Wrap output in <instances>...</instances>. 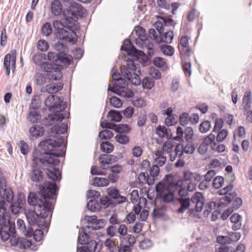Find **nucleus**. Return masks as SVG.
<instances>
[{"label": "nucleus", "mask_w": 252, "mask_h": 252, "mask_svg": "<svg viewBox=\"0 0 252 252\" xmlns=\"http://www.w3.org/2000/svg\"><path fill=\"white\" fill-rule=\"evenodd\" d=\"M237 194L236 192L229 193L220 198L218 205L220 207H224L227 206L237 196Z\"/></svg>", "instance_id": "16"}, {"label": "nucleus", "mask_w": 252, "mask_h": 252, "mask_svg": "<svg viewBox=\"0 0 252 252\" xmlns=\"http://www.w3.org/2000/svg\"><path fill=\"white\" fill-rule=\"evenodd\" d=\"M182 67L184 73L186 75L190 76L191 74L190 69L191 63L188 60L182 61Z\"/></svg>", "instance_id": "42"}, {"label": "nucleus", "mask_w": 252, "mask_h": 252, "mask_svg": "<svg viewBox=\"0 0 252 252\" xmlns=\"http://www.w3.org/2000/svg\"><path fill=\"white\" fill-rule=\"evenodd\" d=\"M0 196L1 198L5 199L9 203H11L13 200V192L10 188L0 189Z\"/></svg>", "instance_id": "18"}, {"label": "nucleus", "mask_w": 252, "mask_h": 252, "mask_svg": "<svg viewBox=\"0 0 252 252\" xmlns=\"http://www.w3.org/2000/svg\"><path fill=\"white\" fill-rule=\"evenodd\" d=\"M110 103L111 106L115 108H120L123 104L121 100L115 96L110 97Z\"/></svg>", "instance_id": "48"}, {"label": "nucleus", "mask_w": 252, "mask_h": 252, "mask_svg": "<svg viewBox=\"0 0 252 252\" xmlns=\"http://www.w3.org/2000/svg\"><path fill=\"white\" fill-rule=\"evenodd\" d=\"M131 130V127L127 124H121L119 125L116 124L115 131L120 134L123 133H128Z\"/></svg>", "instance_id": "30"}, {"label": "nucleus", "mask_w": 252, "mask_h": 252, "mask_svg": "<svg viewBox=\"0 0 252 252\" xmlns=\"http://www.w3.org/2000/svg\"><path fill=\"white\" fill-rule=\"evenodd\" d=\"M252 93L251 91L245 92L242 100V105L244 108V115H247L251 111L252 105Z\"/></svg>", "instance_id": "14"}, {"label": "nucleus", "mask_w": 252, "mask_h": 252, "mask_svg": "<svg viewBox=\"0 0 252 252\" xmlns=\"http://www.w3.org/2000/svg\"><path fill=\"white\" fill-rule=\"evenodd\" d=\"M41 33L43 36L48 37L50 36L53 32V28L49 22H46L42 27Z\"/></svg>", "instance_id": "29"}, {"label": "nucleus", "mask_w": 252, "mask_h": 252, "mask_svg": "<svg viewBox=\"0 0 252 252\" xmlns=\"http://www.w3.org/2000/svg\"><path fill=\"white\" fill-rule=\"evenodd\" d=\"M138 179L140 181H145L149 185H153L155 181L154 178H152L150 182L149 181V176L147 172L140 173L138 176Z\"/></svg>", "instance_id": "43"}, {"label": "nucleus", "mask_w": 252, "mask_h": 252, "mask_svg": "<svg viewBox=\"0 0 252 252\" xmlns=\"http://www.w3.org/2000/svg\"><path fill=\"white\" fill-rule=\"evenodd\" d=\"M167 128L164 126H159L156 128V133L159 137L163 138L167 134Z\"/></svg>", "instance_id": "57"}, {"label": "nucleus", "mask_w": 252, "mask_h": 252, "mask_svg": "<svg viewBox=\"0 0 252 252\" xmlns=\"http://www.w3.org/2000/svg\"><path fill=\"white\" fill-rule=\"evenodd\" d=\"M107 191L109 195L114 199H118L120 196L119 191L117 189L108 188Z\"/></svg>", "instance_id": "58"}, {"label": "nucleus", "mask_w": 252, "mask_h": 252, "mask_svg": "<svg viewBox=\"0 0 252 252\" xmlns=\"http://www.w3.org/2000/svg\"><path fill=\"white\" fill-rule=\"evenodd\" d=\"M5 205V201L0 200V239L3 241L9 239L12 246L19 247L22 237L17 238L15 222Z\"/></svg>", "instance_id": "3"}, {"label": "nucleus", "mask_w": 252, "mask_h": 252, "mask_svg": "<svg viewBox=\"0 0 252 252\" xmlns=\"http://www.w3.org/2000/svg\"><path fill=\"white\" fill-rule=\"evenodd\" d=\"M108 91H110L117 95L124 97L131 98L134 95V93L126 87H122V88H111L110 85H109Z\"/></svg>", "instance_id": "11"}, {"label": "nucleus", "mask_w": 252, "mask_h": 252, "mask_svg": "<svg viewBox=\"0 0 252 252\" xmlns=\"http://www.w3.org/2000/svg\"><path fill=\"white\" fill-rule=\"evenodd\" d=\"M64 17V19L62 21L55 20L53 22V27L54 29V34L56 33V32L59 31L63 28H71L73 30H76L77 29V24L75 23L72 20H70Z\"/></svg>", "instance_id": "8"}, {"label": "nucleus", "mask_w": 252, "mask_h": 252, "mask_svg": "<svg viewBox=\"0 0 252 252\" xmlns=\"http://www.w3.org/2000/svg\"><path fill=\"white\" fill-rule=\"evenodd\" d=\"M86 248L88 252H94L97 247V243L94 240H92L88 242H87Z\"/></svg>", "instance_id": "52"}, {"label": "nucleus", "mask_w": 252, "mask_h": 252, "mask_svg": "<svg viewBox=\"0 0 252 252\" xmlns=\"http://www.w3.org/2000/svg\"><path fill=\"white\" fill-rule=\"evenodd\" d=\"M171 189H167L166 192L161 194L164 203H169L171 202L174 198V190H171Z\"/></svg>", "instance_id": "27"}, {"label": "nucleus", "mask_w": 252, "mask_h": 252, "mask_svg": "<svg viewBox=\"0 0 252 252\" xmlns=\"http://www.w3.org/2000/svg\"><path fill=\"white\" fill-rule=\"evenodd\" d=\"M132 105L138 108H141L146 105L145 100L141 97L134 100L132 102Z\"/></svg>", "instance_id": "62"}, {"label": "nucleus", "mask_w": 252, "mask_h": 252, "mask_svg": "<svg viewBox=\"0 0 252 252\" xmlns=\"http://www.w3.org/2000/svg\"><path fill=\"white\" fill-rule=\"evenodd\" d=\"M109 183V180L106 178L96 177L94 178L92 185L96 187H105L108 185Z\"/></svg>", "instance_id": "28"}, {"label": "nucleus", "mask_w": 252, "mask_h": 252, "mask_svg": "<svg viewBox=\"0 0 252 252\" xmlns=\"http://www.w3.org/2000/svg\"><path fill=\"white\" fill-rule=\"evenodd\" d=\"M196 148V146L194 144H187L184 147V152L187 154H192Z\"/></svg>", "instance_id": "63"}, {"label": "nucleus", "mask_w": 252, "mask_h": 252, "mask_svg": "<svg viewBox=\"0 0 252 252\" xmlns=\"http://www.w3.org/2000/svg\"><path fill=\"white\" fill-rule=\"evenodd\" d=\"M34 81L37 85H42L46 82V78L41 73H37L34 76Z\"/></svg>", "instance_id": "46"}, {"label": "nucleus", "mask_w": 252, "mask_h": 252, "mask_svg": "<svg viewBox=\"0 0 252 252\" xmlns=\"http://www.w3.org/2000/svg\"><path fill=\"white\" fill-rule=\"evenodd\" d=\"M37 48L41 51H45L49 48L48 43L45 40H40L37 42Z\"/></svg>", "instance_id": "60"}, {"label": "nucleus", "mask_w": 252, "mask_h": 252, "mask_svg": "<svg viewBox=\"0 0 252 252\" xmlns=\"http://www.w3.org/2000/svg\"><path fill=\"white\" fill-rule=\"evenodd\" d=\"M64 117L62 113H56L53 114H49L47 117L45 118L46 121H48V125H52L54 122H62L64 119Z\"/></svg>", "instance_id": "23"}, {"label": "nucleus", "mask_w": 252, "mask_h": 252, "mask_svg": "<svg viewBox=\"0 0 252 252\" xmlns=\"http://www.w3.org/2000/svg\"><path fill=\"white\" fill-rule=\"evenodd\" d=\"M114 148V145L108 141L102 142L100 145L101 150L105 153H111Z\"/></svg>", "instance_id": "32"}, {"label": "nucleus", "mask_w": 252, "mask_h": 252, "mask_svg": "<svg viewBox=\"0 0 252 252\" xmlns=\"http://www.w3.org/2000/svg\"><path fill=\"white\" fill-rule=\"evenodd\" d=\"M123 75L131 84L138 86L141 84L139 74H141L140 65L136 64L133 60L126 61V65H123L120 67Z\"/></svg>", "instance_id": "4"}, {"label": "nucleus", "mask_w": 252, "mask_h": 252, "mask_svg": "<svg viewBox=\"0 0 252 252\" xmlns=\"http://www.w3.org/2000/svg\"><path fill=\"white\" fill-rule=\"evenodd\" d=\"M107 117H110L112 121L119 122L121 121L123 116L120 112L112 109L108 112Z\"/></svg>", "instance_id": "26"}, {"label": "nucleus", "mask_w": 252, "mask_h": 252, "mask_svg": "<svg viewBox=\"0 0 252 252\" xmlns=\"http://www.w3.org/2000/svg\"><path fill=\"white\" fill-rule=\"evenodd\" d=\"M102 226H98L97 228H94L93 226L87 225L86 227L83 226L81 227V230L79 231V235L78 237L77 242L78 243L82 245H85L87 241L89 239V235L86 233V228H92L94 230H96L101 228Z\"/></svg>", "instance_id": "12"}, {"label": "nucleus", "mask_w": 252, "mask_h": 252, "mask_svg": "<svg viewBox=\"0 0 252 252\" xmlns=\"http://www.w3.org/2000/svg\"><path fill=\"white\" fill-rule=\"evenodd\" d=\"M51 169H47V172L46 173L48 178L52 180L53 181H58L61 179V175L60 173L59 169L58 168L53 167H49Z\"/></svg>", "instance_id": "17"}, {"label": "nucleus", "mask_w": 252, "mask_h": 252, "mask_svg": "<svg viewBox=\"0 0 252 252\" xmlns=\"http://www.w3.org/2000/svg\"><path fill=\"white\" fill-rule=\"evenodd\" d=\"M69 31L62 29L59 31L56 32L55 36L59 40L65 42H71L72 41L74 36L76 35L75 30L71 28H67Z\"/></svg>", "instance_id": "9"}, {"label": "nucleus", "mask_w": 252, "mask_h": 252, "mask_svg": "<svg viewBox=\"0 0 252 252\" xmlns=\"http://www.w3.org/2000/svg\"><path fill=\"white\" fill-rule=\"evenodd\" d=\"M58 96L55 95H49L44 101V104L49 108L50 111H54V105H56Z\"/></svg>", "instance_id": "21"}, {"label": "nucleus", "mask_w": 252, "mask_h": 252, "mask_svg": "<svg viewBox=\"0 0 252 252\" xmlns=\"http://www.w3.org/2000/svg\"><path fill=\"white\" fill-rule=\"evenodd\" d=\"M189 122V115L186 112L183 113L180 116V123L185 126Z\"/></svg>", "instance_id": "49"}, {"label": "nucleus", "mask_w": 252, "mask_h": 252, "mask_svg": "<svg viewBox=\"0 0 252 252\" xmlns=\"http://www.w3.org/2000/svg\"><path fill=\"white\" fill-rule=\"evenodd\" d=\"M174 37V33L171 30H167L166 32H163L159 36V43L165 42L169 44L172 42Z\"/></svg>", "instance_id": "20"}, {"label": "nucleus", "mask_w": 252, "mask_h": 252, "mask_svg": "<svg viewBox=\"0 0 252 252\" xmlns=\"http://www.w3.org/2000/svg\"><path fill=\"white\" fill-rule=\"evenodd\" d=\"M51 11L52 13L58 16L61 14L62 12V4L59 0H54L51 3Z\"/></svg>", "instance_id": "19"}, {"label": "nucleus", "mask_w": 252, "mask_h": 252, "mask_svg": "<svg viewBox=\"0 0 252 252\" xmlns=\"http://www.w3.org/2000/svg\"><path fill=\"white\" fill-rule=\"evenodd\" d=\"M116 141L122 144H126L129 141V137L125 134H119L115 136Z\"/></svg>", "instance_id": "44"}, {"label": "nucleus", "mask_w": 252, "mask_h": 252, "mask_svg": "<svg viewBox=\"0 0 252 252\" xmlns=\"http://www.w3.org/2000/svg\"><path fill=\"white\" fill-rule=\"evenodd\" d=\"M36 110H33L32 111L30 109L29 116L28 117V119L32 123L37 122L40 119V116Z\"/></svg>", "instance_id": "36"}, {"label": "nucleus", "mask_w": 252, "mask_h": 252, "mask_svg": "<svg viewBox=\"0 0 252 252\" xmlns=\"http://www.w3.org/2000/svg\"><path fill=\"white\" fill-rule=\"evenodd\" d=\"M143 88L144 89L151 90L155 85L153 79L150 77H145L142 81Z\"/></svg>", "instance_id": "31"}, {"label": "nucleus", "mask_w": 252, "mask_h": 252, "mask_svg": "<svg viewBox=\"0 0 252 252\" xmlns=\"http://www.w3.org/2000/svg\"><path fill=\"white\" fill-rule=\"evenodd\" d=\"M179 49L181 54L182 61L189 60L190 56V49L189 47H179Z\"/></svg>", "instance_id": "35"}, {"label": "nucleus", "mask_w": 252, "mask_h": 252, "mask_svg": "<svg viewBox=\"0 0 252 252\" xmlns=\"http://www.w3.org/2000/svg\"><path fill=\"white\" fill-rule=\"evenodd\" d=\"M20 202H22V199H20L19 197L18 198V203H12L10 205V210L12 213L14 215L17 214L19 212V210L21 208L20 206Z\"/></svg>", "instance_id": "54"}, {"label": "nucleus", "mask_w": 252, "mask_h": 252, "mask_svg": "<svg viewBox=\"0 0 252 252\" xmlns=\"http://www.w3.org/2000/svg\"><path fill=\"white\" fill-rule=\"evenodd\" d=\"M13 54H14V50L11 51L10 54H7L5 55L3 62V66L4 68L10 67V63H12Z\"/></svg>", "instance_id": "50"}, {"label": "nucleus", "mask_w": 252, "mask_h": 252, "mask_svg": "<svg viewBox=\"0 0 252 252\" xmlns=\"http://www.w3.org/2000/svg\"><path fill=\"white\" fill-rule=\"evenodd\" d=\"M20 240H21L19 246L20 249H25L29 248L32 245V242L25 238L22 237Z\"/></svg>", "instance_id": "56"}, {"label": "nucleus", "mask_w": 252, "mask_h": 252, "mask_svg": "<svg viewBox=\"0 0 252 252\" xmlns=\"http://www.w3.org/2000/svg\"><path fill=\"white\" fill-rule=\"evenodd\" d=\"M71 60L67 55L66 53H59L55 63H52L55 67L59 68L61 70L64 66H68L70 64ZM62 72V71H61Z\"/></svg>", "instance_id": "10"}, {"label": "nucleus", "mask_w": 252, "mask_h": 252, "mask_svg": "<svg viewBox=\"0 0 252 252\" xmlns=\"http://www.w3.org/2000/svg\"><path fill=\"white\" fill-rule=\"evenodd\" d=\"M156 192L158 193L159 196L161 197V194L165 192L167 189V186L164 184L159 183L155 187Z\"/></svg>", "instance_id": "51"}, {"label": "nucleus", "mask_w": 252, "mask_h": 252, "mask_svg": "<svg viewBox=\"0 0 252 252\" xmlns=\"http://www.w3.org/2000/svg\"><path fill=\"white\" fill-rule=\"evenodd\" d=\"M86 12V9L82 5L76 2H71L68 8L64 10L63 12L64 17L70 20H72L76 23L78 16H82Z\"/></svg>", "instance_id": "6"}, {"label": "nucleus", "mask_w": 252, "mask_h": 252, "mask_svg": "<svg viewBox=\"0 0 252 252\" xmlns=\"http://www.w3.org/2000/svg\"><path fill=\"white\" fill-rule=\"evenodd\" d=\"M191 201L195 204V211L200 212L202 211L205 201V198L201 192H196L192 196Z\"/></svg>", "instance_id": "13"}, {"label": "nucleus", "mask_w": 252, "mask_h": 252, "mask_svg": "<svg viewBox=\"0 0 252 252\" xmlns=\"http://www.w3.org/2000/svg\"><path fill=\"white\" fill-rule=\"evenodd\" d=\"M164 180L167 184V189H172V186L174 184L175 177L172 174L166 175L164 178Z\"/></svg>", "instance_id": "45"}, {"label": "nucleus", "mask_w": 252, "mask_h": 252, "mask_svg": "<svg viewBox=\"0 0 252 252\" xmlns=\"http://www.w3.org/2000/svg\"><path fill=\"white\" fill-rule=\"evenodd\" d=\"M20 149L21 153L24 155H27L29 152V145L24 140L20 141Z\"/></svg>", "instance_id": "64"}, {"label": "nucleus", "mask_w": 252, "mask_h": 252, "mask_svg": "<svg viewBox=\"0 0 252 252\" xmlns=\"http://www.w3.org/2000/svg\"><path fill=\"white\" fill-rule=\"evenodd\" d=\"M29 177L32 182L39 183L43 179L44 173L37 168H34L30 172Z\"/></svg>", "instance_id": "15"}, {"label": "nucleus", "mask_w": 252, "mask_h": 252, "mask_svg": "<svg viewBox=\"0 0 252 252\" xmlns=\"http://www.w3.org/2000/svg\"><path fill=\"white\" fill-rule=\"evenodd\" d=\"M114 136V133L108 129H104L100 131L98 134V137L102 140H108L111 139Z\"/></svg>", "instance_id": "34"}, {"label": "nucleus", "mask_w": 252, "mask_h": 252, "mask_svg": "<svg viewBox=\"0 0 252 252\" xmlns=\"http://www.w3.org/2000/svg\"><path fill=\"white\" fill-rule=\"evenodd\" d=\"M121 49L126 51L128 56H132L133 59L135 60H138L139 56H141L143 54L142 51L138 50L128 39H126L124 41Z\"/></svg>", "instance_id": "7"}, {"label": "nucleus", "mask_w": 252, "mask_h": 252, "mask_svg": "<svg viewBox=\"0 0 252 252\" xmlns=\"http://www.w3.org/2000/svg\"><path fill=\"white\" fill-rule=\"evenodd\" d=\"M109 157V155L107 154H102L99 156L98 160L103 169H106L105 167L106 164H111V159Z\"/></svg>", "instance_id": "33"}, {"label": "nucleus", "mask_w": 252, "mask_h": 252, "mask_svg": "<svg viewBox=\"0 0 252 252\" xmlns=\"http://www.w3.org/2000/svg\"><path fill=\"white\" fill-rule=\"evenodd\" d=\"M178 200L181 205V207L178 209L177 212L178 213L182 214L189 207L190 199L189 198L181 197Z\"/></svg>", "instance_id": "22"}, {"label": "nucleus", "mask_w": 252, "mask_h": 252, "mask_svg": "<svg viewBox=\"0 0 252 252\" xmlns=\"http://www.w3.org/2000/svg\"><path fill=\"white\" fill-rule=\"evenodd\" d=\"M185 138L187 142L190 143L192 141L193 130L191 127L189 126L185 129Z\"/></svg>", "instance_id": "39"}, {"label": "nucleus", "mask_w": 252, "mask_h": 252, "mask_svg": "<svg viewBox=\"0 0 252 252\" xmlns=\"http://www.w3.org/2000/svg\"><path fill=\"white\" fill-rule=\"evenodd\" d=\"M223 183V178L221 176H217L213 180L212 184L214 188L218 189L222 186Z\"/></svg>", "instance_id": "47"}, {"label": "nucleus", "mask_w": 252, "mask_h": 252, "mask_svg": "<svg viewBox=\"0 0 252 252\" xmlns=\"http://www.w3.org/2000/svg\"><path fill=\"white\" fill-rule=\"evenodd\" d=\"M211 127V123L209 121L203 122L199 126V131L200 132L204 133L207 132Z\"/></svg>", "instance_id": "53"}, {"label": "nucleus", "mask_w": 252, "mask_h": 252, "mask_svg": "<svg viewBox=\"0 0 252 252\" xmlns=\"http://www.w3.org/2000/svg\"><path fill=\"white\" fill-rule=\"evenodd\" d=\"M62 41L59 40L55 44L56 50L59 51V53H67L68 48L66 43H63Z\"/></svg>", "instance_id": "38"}, {"label": "nucleus", "mask_w": 252, "mask_h": 252, "mask_svg": "<svg viewBox=\"0 0 252 252\" xmlns=\"http://www.w3.org/2000/svg\"><path fill=\"white\" fill-rule=\"evenodd\" d=\"M57 186L55 182L48 181L39 185V191L30 192L28 202L34 206V211H29L26 214L28 222L32 225H37L44 229L48 228L45 219L51 212V203L49 200L56 196Z\"/></svg>", "instance_id": "1"}, {"label": "nucleus", "mask_w": 252, "mask_h": 252, "mask_svg": "<svg viewBox=\"0 0 252 252\" xmlns=\"http://www.w3.org/2000/svg\"><path fill=\"white\" fill-rule=\"evenodd\" d=\"M153 64L158 68H161L165 64V60L161 57H156L153 59Z\"/></svg>", "instance_id": "55"}, {"label": "nucleus", "mask_w": 252, "mask_h": 252, "mask_svg": "<svg viewBox=\"0 0 252 252\" xmlns=\"http://www.w3.org/2000/svg\"><path fill=\"white\" fill-rule=\"evenodd\" d=\"M87 207L93 212L99 211L101 208L100 203L95 199L90 200L87 204Z\"/></svg>", "instance_id": "24"}, {"label": "nucleus", "mask_w": 252, "mask_h": 252, "mask_svg": "<svg viewBox=\"0 0 252 252\" xmlns=\"http://www.w3.org/2000/svg\"><path fill=\"white\" fill-rule=\"evenodd\" d=\"M45 56L46 55L42 53L34 55L32 57V61L35 64L40 65L42 69L47 73V75L49 79L53 80L61 79L63 76L61 70L57 67H55L52 63L43 61Z\"/></svg>", "instance_id": "5"}, {"label": "nucleus", "mask_w": 252, "mask_h": 252, "mask_svg": "<svg viewBox=\"0 0 252 252\" xmlns=\"http://www.w3.org/2000/svg\"><path fill=\"white\" fill-rule=\"evenodd\" d=\"M173 151L174 152L175 154H176L177 156L179 158H181L184 152L183 145L180 143L176 145L175 150Z\"/></svg>", "instance_id": "61"}, {"label": "nucleus", "mask_w": 252, "mask_h": 252, "mask_svg": "<svg viewBox=\"0 0 252 252\" xmlns=\"http://www.w3.org/2000/svg\"><path fill=\"white\" fill-rule=\"evenodd\" d=\"M85 220L91 223H95L96 225L99 224V221H102L103 220H97L96 216H86Z\"/></svg>", "instance_id": "59"}, {"label": "nucleus", "mask_w": 252, "mask_h": 252, "mask_svg": "<svg viewBox=\"0 0 252 252\" xmlns=\"http://www.w3.org/2000/svg\"><path fill=\"white\" fill-rule=\"evenodd\" d=\"M44 128L42 126L35 125L31 127L30 129V133L31 135L37 137L42 135L44 133Z\"/></svg>", "instance_id": "25"}, {"label": "nucleus", "mask_w": 252, "mask_h": 252, "mask_svg": "<svg viewBox=\"0 0 252 252\" xmlns=\"http://www.w3.org/2000/svg\"><path fill=\"white\" fill-rule=\"evenodd\" d=\"M58 140L52 139H47L41 141L39 146L44 151L43 157L41 158L33 157V168H37V163L39 161L42 165L47 167L56 166L60 163L58 157H63L65 155L63 150L58 149L64 143V138L62 136H59Z\"/></svg>", "instance_id": "2"}, {"label": "nucleus", "mask_w": 252, "mask_h": 252, "mask_svg": "<svg viewBox=\"0 0 252 252\" xmlns=\"http://www.w3.org/2000/svg\"><path fill=\"white\" fill-rule=\"evenodd\" d=\"M56 105H54V111H63L65 110L67 107V103L61 100V98L58 97Z\"/></svg>", "instance_id": "41"}, {"label": "nucleus", "mask_w": 252, "mask_h": 252, "mask_svg": "<svg viewBox=\"0 0 252 252\" xmlns=\"http://www.w3.org/2000/svg\"><path fill=\"white\" fill-rule=\"evenodd\" d=\"M160 50L164 54L167 56H171L174 53V49L172 46L168 45L161 46Z\"/></svg>", "instance_id": "40"}, {"label": "nucleus", "mask_w": 252, "mask_h": 252, "mask_svg": "<svg viewBox=\"0 0 252 252\" xmlns=\"http://www.w3.org/2000/svg\"><path fill=\"white\" fill-rule=\"evenodd\" d=\"M135 34L141 41L143 42L146 40L147 36L146 31L142 27L140 26L137 27L135 30Z\"/></svg>", "instance_id": "37"}]
</instances>
